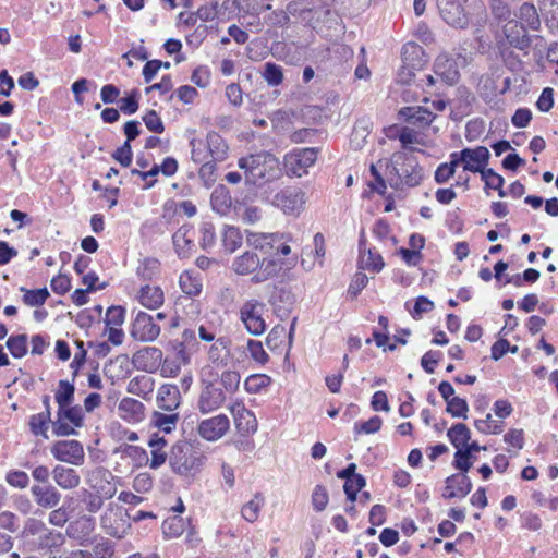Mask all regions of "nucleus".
<instances>
[{"mask_svg":"<svg viewBox=\"0 0 558 558\" xmlns=\"http://www.w3.org/2000/svg\"><path fill=\"white\" fill-rule=\"evenodd\" d=\"M458 167L456 158H450L449 162L440 163L435 171V181L438 184H444L453 177L456 168Z\"/></svg>","mask_w":558,"mask_h":558,"instance_id":"53","label":"nucleus"},{"mask_svg":"<svg viewBox=\"0 0 558 558\" xmlns=\"http://www.w3.org/2000/svg\"><path fill=\"white\" fill-rule=\"evenodd\" d=\"M180 415L178 412H161L154 411L150 418V424L158 428L160 432L169 434L177 428Z\"/></svg>","mask_w":558,"mask_h":558,"instance_id":"32","label":"nucleus"},{"mask_svg":"<svg viewBox=\"0 0 558 558\" xmlns=\"http://www.w3.org/2000/svg\"><path fill=\"white\" fill-rule=\"evenodd\" d=\"M159 369L162 377H175L181 371V363L175 359L162 357V363Z\"/></svg>","mask_w":558,"mask_h":558,"instance_id":"63","label":"nucleus"},{"mask_svg":"<svg viewBox=\"0 0 558 558\" xmlns=\"http://www.w3.org/2000/svg\"><path fill=\"white\" fill-rule=\"evenodd\" d=\"M359 251L361 268L374 272H379L384 268L381 255L375 248L367 247L365 241H360Z\"/></svg>","mask_w":558,"mask_h":558,"instance_id":"29","label":"nucleus"},{"mask_svg":"<svg viewBox=\"0 0 558 558\" xmlns=\"http://www.w3.org/2000/svg\"><path fill=\"white\" fill-rule=\"evenodd\" d=\"M446 411L452 416V417H462L466 418V414L469 411L468 402L460 398V397H452L450 401L447 403Z\"/></svg>","mask_w":558,"mask_h":558,"instance_id":"57","label":"nucleus"},{"mask_svg":"<svg viewBox=\"0 0 558 558\" xmlns=\"http://www.w3.org/2000/svg\"><path fill=\"white\" fill-rule=\"evenodd\" d=\"M31 492L35 502L45 509L56 508L61 500L60 492L52 485H34Z\"/></svg>","mask_w":558,"mask_h":558,"instance_id":"24","label":"nucleus"},{"mask_svg":"<svg viewBox=\"0 0 558 558\" xmlns=\"http://www.w3.org/2000/svg\"><path fill=\"white\" fill-rule=\"evenodd\" d=\"M399 114L407 122L420 128L429 125L436 118V114L429 108L421 106L401 108Z\"/></svg>","mask_w":558,"mask_h":558,"instance_id":"26","label":"nucleus"},{"mask_svg":"<svg viewBox=\"0 0 558 558\" xmlns=\"http://www.w3.org/2000/svg\"><path fill=\"white\" fill-rule=\"evenodd\" d=\"M153 485L154 481L151 475L147 472H142L134 477L132 487L136 493L145 494L153 488Z\"/></svg>","mask_w":558,"mask_h":558,"instance_id":"60","label":"nucleus"},{"mask_svg":"<svg viewBox=\"0 0 558 558\" xmlns=\"http://www.w3.org/2000/svg\"><path fill=\"white\" fill-rule=\"evenodd\" d=\"M117 412L120 418L130 424L140 423L145 418L144 403L130 397L120 400Z\"/></svg>","mask_w":558,"mask_h":558,"instance_id":"21","label":"nucleus"},{"mask_svg":"<svg viewBox=\"0 0 558 558\" xmlns=\"http://www.w3.org/2000/svg\"><path fill=\"white\" fill-rule=\"evenodd\" d=\"M179 284L183 293L190 296H196L202 291L201 280L191 271H184L180 275Z\"/></svg>","mask_w":558,"mask_h":558,"instance_id":"43","label":"nucleus"},{"mask_svg":"<svg viewBox=\"0 0 558 558\" xmlns=\"http://www.w3.org/2000/svg\"><path fill=\"white\" fill-rule=\"evenodd\" d=\"M447 437L457 450L463 449L471 439V430L465 424L457 423L448 429Z\"/></svg>","mask_w":558,"mask_h":558,"instance_id":"38","label":"nucleus"},{"mask_svg":"<svg viewBox=\"0 0 558 558\" xmlns=\"http://www.w3.org/2000/svg\"><path fill=\"white\" fill-rule=\"evenodd\" d=\"M210 204L216 213L226 215L231 207V196L223 186L217 187L211 193Z\"/></svg>","mask_w":558,"mask_h":558,"instance_id":"40","label":"nucleus"},{"mask_svg":"<svg viewBox=\"0 0 558 558\" xmlns=\"http://www.w3.org/2000/svg\"><path fill=\"white\" fill-rule=\"evenodd\" d=\"M137 302L147 310H158L165 303V293L159 286L145 284L136 293Z\"/></svg>","mask_w":558,"mask_h":558,"instance_id":"23","label":"nucleus"},{"mask_svg":"<svg viewBox=\"0 0 558 558\" xmlns=\"http://www.w3.org/2000/svg\"><path fill=\"white\" fill-rule=\"evenodd\" d=\"M246 350L253 361L258 364H266L269 360L267 352L265 351L263 343L257 340L248 339L246 343Z\"/></svg>","mask_w":558,"mask_h":558,"instance_id":"51","label":"nucleus"},{"mask_svg":"<svg viewBox=\"0 0 558 558\" xmlns=\"http://www.w3.org/2000/svg\"><path fill=\"white\" fill-rule=\"evenodd\" d=\"M265 505V498L262 493L254 494L253 498L245 502L241 509L242 518L253 523L257 521L259 512Z\"/></svg>","mask_w":558,"mask_h":558,"instance_id":"37","label":"nucleus"},{"mask_svg":"<svg viewBox=\"0 0 558 558\" xmlns=\"http://www.w3.org/2000/svg\"><path fill=\"white\" fill-rule=\"evenodd\" d=\"M219 383L226 396L234 395L240 388L241 375L238 371L226 369L220 374Z\"/></svg>","mask_w":558,"mask_h":558,"instance_id":"42","label":"nucleus"},{"mask_svg":"<svg viewBox=\"0 0 558 558\" xmlns=\"http://www.w3.org/2000/svg\"><path fill=\"white\" fill-rule=\"evenodd\" d=\"M305 204L306 193L298 186H287L278 191L272 199L275 207L290 216H299L304 210Z\"/></svg>","mask_w":558,"mask_h":558,"instance_id":"10","label":"nucleus"},{"mask_svg":"<svg viewBox=\"0 0 558 558\" xmlns=\"http://www.w3.org/2000/svg\"><path fill=\"white\" fill-rule=\"evenodd\" d=\"M271 383L269 376L265 374L250 375L244 381V388L248 393H258Z\"/></svg>","mask_w":558,"mask_h":558,"instance_id":"48","label":"nucleus"},{"mask_svg":"<svg viewBox=\"0 0 558 558\" xmlns=\"http://www.w3.org/2000/svg\"><path fill=\"white\" fill-rule=\"evenodd\" d=\"M155 388V379L147 375H137L129 380L126 391L148 400Z\"/></svg>","mask_w":558,"mask_h":558,"instance_id":"31","label":"nucleus"},{"mask_svg":"<svg viewBox=\"0 0 558 558\" xmlns=\"http://www.w3.org/2000/svg\"><path fill=\"white\" fill-rule=\"evenodd\" d=\"M94 558H112L114 555L113 543L109 539H101L94 546Z\"/></svg>","mask_w":558,"mask_h":558,"instance_id":"64","label":"nucleus"},{"mask_svg":"<svg viewBox=\"0 0 558 558\" xmlns=\"http://www.w3.org/2000/svg\"><path fill=\"white\" fill-rule=\"evenodd\" d=\"M21 292H23V302L27 306H41L46 303L49 298V291L47 288L28 290L26 288H21Z\"/></svg>","mask_w":558,"mask_h":558,"instance_id":"45","label":"nucleus"},{"mask_svg":"<svg viewBox=\"0 0 558 558\" xmlns=\"http://www.w3.org/2000/svg\"><path fill=\"white\" fill-rule=\"evenodd\" d=\"M159 267L160 264L157 259L145 258L140 263L136 269V275L138 278L145 281H149L157 277V275L159 274Z\"/></svg>","mask_w":558,"mask_h":558,"instance_id":"46","label":"nucleus"},{"mask_svg":"<svg viewBox=\"0 0 558 558\" xmlns=\"http://www.w3.org/2000/svg\"><path fill=\"white\" fill-rule=\"evenodd\" d=\"M489 156V150L486 147L477 146L451 153L449 158H456L458 166L462 165L464 171L482 174V171L486 170Z\"/></svg>","mask_w":558,"mask_h":558,"instance_id":"12","label":"nucleus"},{"mask_svg":"<svg viewBox=\"0 0 558 558\" xmlns=\"http://www.w3.org/2000/svg\"><path fill=\"white\" fill-rule=\"evenodd\" d=\"M75 387L68 380H60L54 395L58 408L72 404L74 400Z\"/></svg>","mask_w":558,"mask_h":558,"instance_id":"44","label":"nucleus"},{"mask_svg":"<svg viewBox=\"0 0 558 558\" xmlns=\"http://www.w3.org/2000/svg\"><path fill=\"white\" fill-rule=\"evenodd\" d=\"M163 353L156 347H144L132 355V364L137 371L156 373L162 363Z\"/></svg>","mask_w":558,"mask_h":558,"instance_id":"18","label":"nucleus"},{"mask_svg":"<svg viewBox=\"0 0 558 558\" xmlns=\"http://www.w3.org/2000/svg\"><path fill=\"white\" fill-rule=\"evenodd\" d=\"M391 171L396 174V185L405 184L416 186L423 179V169L418 166L416 157L407 150L397 151L390 159Z\"/></svg>","mask_w":558,"mask_h":558,"instance_id":"4","label":"nucleus"},{"mask_svg":"<svg viewBox=\"0 0 558 558\" xmlns=\"http://www.w3.org/2000/svg\"><path fill=\"white\" fill-rule=\"evenodd\" d=\"M199 459L189 444L180 442L172 447L169 463L179 475L189 476L198 470Z\"/></svg>","mask_w":558,"mask_h":558,"instance_id":"9","label":"nucleus"},{"mask_svg":"<svg viewBox=\"0 0 558 558\" xmlns=\"http://www.w3.org/2000/svg\"><path fill=\"white\" fill-rule=\"evenodd\" d=\"M51 412H40L29 416L28 426L34 436H41L48 439V429L52 425Z\"/></svg>","mask_w":558,"mask_h":558,"instance_id":"34","label":"nucleus"},{"mask_svg":"<svg viewBox=\"0 0 558 558\" xmlns=\"http://www.w3.org/2000/svg\"><path fill=\"white\" fill-rule=\"evenodd\" d=\"M311 501L316 512L324 511L329 502L327 488L324 485H316L313 489Z\"/></svg>","mask_w":558,"mask_h":558,"instance_id":"50","label":"nucleus"},{"mask_svg":"<svg viewBox=\"0 0 558 558\" xmlns=\"http://www.w3.org/2000/svg\"><path fill=\"white\" fill-rule=\"evenodd\" d=\"M440 17L450 26L464 28L471 21V15L481 7L480 0H436Z\"/></svg>","mask_w":558,"mask_h":558,"instance_id":"3","label":"nucleus"},{"mask_svg":"<svg viewBox=\"0 0 558 558\" xmlns=\"http://www.w3.org/2000/svg\"><path fill=\"white\" fill-rule=\"evenodd\" d=\"M105 500H106V498L102 497L101 495H98V494L87 490V489L83 490L82 501L85 505V509L89 513L98 512L102 508Z\"/></svg>","mask_w":558,"mask_h":558,"instance_id":"54","label":"nucleus"},{"mask_svg":"<svg viewBox=\"0 0 558 558\" xmlns=\"http://www.w3.org/2000/svg\"><path fill=\"white\" fill-rule=\"evenodd\" d=\"M100 525L110 536L122 538L131 527L125 511L113 505H109L100 518Z\"/></svg>","mask_w":558,"mask_h":558,"instance_id":"14","label":"nucleus"},{"mask_svg":"<svg viewBox=\"0 0 558 558\" xmlns=\"http://www.w3.org/2000/svg\"><path fill=\"white\" fill-rule=\"evenodd\" d=\"M84 413L80 405L58 408L57 417L52 423L56 436L76 435V428L83 426Z\"/></svg>","mask_w":558,"mask_h":558,"instance_id":"7","label":"nucleus"},{"mask_svg":"<svg viewBox=\"0 0 558 558\" xmlns=\"http://www.w3.org/2000/svg\"><path fill=\"white\" fill-rule=\"evenodd\" d=\"M51 454L58 461L82 465L85 460L83 445L78 440H58L51 446Z\"/></svg>","mask_w":558,"mask_h":558,"instance_id":"16","label":"nucleus"},{"mask_svg":"<svg viewBox=\"0 0 558 558\" xmlns=\"http://www.w3.org/2000/svg\"><path fill=\"white\" fill-rule=\"evenodd\" d=\"M383 420L375 415L365 422H356L354 424V432L356 434H374L381 427Z\"/></svg>","mask_w":558,"mask_h":558,"instance_id":"59","label":"nucleus"},{"mask_svg":"<svg viewBox=\"0 0 558 558\" xmlns=\"http://www.w3.org/2000/svg\"><path fill=\"white\" fill-rule=\"evenodd\" d=\"M281 234L275 233H258L247 232L246 242L247 245L254 250L260 251L263 254H272L274 245L280 241Z\"/></svg>","mask_w":558,"mask_h":558,"instance_id":"28","label":"nucleus"},{"mask_svg":"<svg viewBox=\"0 0 558 558\" xmlns=\"http://www.w3.org/2000/svg\"><path fill=\"white\" fill-rule=\"evenodd\" d=\"M266 304L256 299H250L242 303L239 308V319L245 330L252 336H260L267 330V323L264 317Z\"/></svg>","mask_w":558,"mask_h":558,"instance_id":"5","label":"nucleus"},{"mask_svg":"<svg viewBox=\"0 0 558 558\" xmlns=\"http://www.w3.org/2000/svg\"><path fill=\"white\" fill-rule=\"evenodd\" d=\"M130 327V336L140 342H154L161 332L160 326L155 322V317L142 310L133 311Z\"/></svg>","mask_w":558,"mask_h":558,"instance_id":"8","label":"nucleus"},{"mask_svg":"<svg viewBox=\"0 0 558 558\" xmlns=\"http://www.w3.org/2000/svg\"><path fill=\"white\" fill-rule=\"evenodd\" d=\"M298 262V256L294 255L284 263H280L275 258H260L254 251H245L235 256L232 260L231 269L238 276H252L251 282L259 284L275 278L282 265L287 268H292Z\"/></svg>","mask_w":558,"mask_h":558,"instance_id":"1","label":"nucleus"},{"mask_svg":"<svg viewBox=\"0 0 558 558\" xmlns=\"http://www.w3.org/2000/svg\"><path fill=\"white\" fill-rule=\"evenodd\" d=\"M263 76L270 86H278L283 81V73L281 66L271 62H267L265 64V71Z\"/></svg>","mask_w":558,"mask_h":558,"instance_id":"56","label":"nucleus"},{"mask_svg":"<svg viewBox=\"0 0 558 558\" xmlns=\"http://www.w3.org/2000/svg\"><path fill=\"white\" fill-rule=\"evenodd\" d=\"M520 24L523 29L536 31L541 26V20L536 8L531 3H523L520 7L519 15Z\"/></svg>","mask_w":558,"mask_h":558,"instance_id":"35","label":"nucleus"},{"mask_svg":"<svg viewBox=\"0 0 558 558\" xmlns=\"http://www.w3.org/2000/svg\"><path fill=\"white\" fill-rule=\"evenodd\" d=\"M182 402L180 389L174 384H162L156 395V404L159 410L165 412H178Z\"/></svg>","mask_w":558,"mask_h":558,"instance_id":"20","label":"nucleus"},{"mask_svg":"<svg viewBox=\"0 0 558 558\" xmlns=\"http://www.w3.org/2000/svg\"><path fill=\"white\" fill-rule=\"evenodd\" d=\"M51 474L56 484L62 489H74L81 483V476L72 468L56 465Z\"/></svg>","mask_w":558,"mask_h":558,"instance_id":"30","label":"nucleus"},{"mask_svg":"<svg viewBox=\"0 0 558 558\" xmlns=\"http://www.w3.org/2000/svg\"><path fill=\"white\" fill-rule=\"evenodd\" d=\"M402 59L403 61L411 68L421 66L423 57H424V50L423 48L409 41L403 45L401 50Z\"/></svg>","mask_w":558,"mask_h":558,"instance_id":"39","label":"nucleus"},{"mask_svg":"<svg viewBox=\"0 0 558 558\" xmlns=\"http://www.w3.org/2000/svg\"><path fill=\"white\" fill-rule=\"evenodd\" d=\"M207 148L208 154L215 161H221L227 157L228 146L223 138L216 132H209L207 134Z\"/></svg>","mask_w":558,"mask_h":558,"instance_id":"36","label":"nucleus"},{"mask_svg":"<svg viewBox=\"0 0 558 558\" xmlns=\"http://www.w3.org/2000/svg\"><path fill=\"white\" fill-rule=\"evenodd\" d=\"M472 489V483L466 474H453L446 480L445 494L446 498H463Z\"/></svg>","mask_w":558,"mask_h":558,"instance_id":"25","label":"nucleus"},{"mask_svg":"<svg viewBox=\"0 0 558 558\" xmlns=\"http://www.w3.org/2000/svg\"><path fill=\"white\" fill-rule=\"evenodd\" d=\"M195 231L193 227L184 225L173 234V245L180 257H187L194 247Z\"/></svg>","mask_w":558,"mask_h":558,"instance_id":"27","label":"nucleus"},{"mask_svg":"<svg viewBox=\"0 0 558 558\" xmlns=\"http://www.w3.org/2000/svg\"><path fill=\"white\" fill-rule=\"evenodd\" d=\"M238 166L244 171L246 184L258 187L281 177L279 159L270 153L262 151L242 157Z\"/></svg>","mask_w":558,"mask_h":558,"instance_id":"2","label":"nucleus"},{"mask_svg":"<svg viewBox=\"0 0 558 558\" xmlns=\"http://www.w3.org/2000/svg\"><path fill=\"white\" fill-rule=\"evenodd\" d=\"M228 410L233 417L238 432L242 435H251L257 430L258 423L255 414L248 410L240 399L233 400Z\"/></svg>","mask_w":558,"mask_h":558,"instance_id":"17","label":"nucleus"},{"mask_svg":"<svg viewBox=\"0 0 558 558\" xmlns=\"http://www.w3.org/2000/svg\"><path fill=\"white\" fill-rule=\"evenodd\" d=\"M221 241L225 250L233 253L242 245L243 236L239 228L225 226Z\"/></svg>","mask_w":558,"mask_h":558,"instance_id":"41","label":"nucleus"},{"mask_svg":"<svg viewBox=\"0 0 558 558\" xmlns=\"http://www.w3.org/2000/svg\"><path fill=\"white\" fill-rule=\"evenodd\" d=\"M148 447L150 448V460L148 459L147 453L144 449L134 447L132 448V451L142 456L143 460L149 462L150 469L156 470L160 468L167 460V441L163 437H160L158 434H154L150 436L148 440Z\"/></svg>","mask_w":558,"mask_h":558,"instance_id":"19","label":"nucleus"},{"mask_svg":"<svg viewBox=\"0 0 558 558\" xmlns=\"http://www.w3.org/2000/svg\"><path fill=\"white\" fill-rule=\"evenodd\" d=\"M199 244L204 250L211 248L216 243L215 227L209 221H204L199 227Z\"/></svg>","mask_w":558,"mask_h":558,"instance_id":"55","label":"nucleus"},{"mask_svg":"<svg viewBox=\"0 0 558 558\" xmlns=\"http://www.w3.org/2000/svg\"><path fill=\"white\" fill-rule=\"evenodd\" d=\"M227 396L214 381L202 378L201 390L197 397L196 408L199 413L206 415L213 413L225 404Z\"/></svg>","mask_w":558,"mask_h":558,"instance_id":"11","label":"nucleus"},{"mask_svg":"<svg viewBox=\"0 0 558 558\" xmlns=\"http://www.w3.org/2000/svg\"><path fill=\"white\" fill-rule=\"evenodd\" d=\"M230 341L225 338H218L209 348L208 357L216 366H227L229 360Z\"/></svg>","mask_w":558,"mask_h":558,"instance_id":"33","label":"nucleus"},{"mask_svg":"<svg viewBox=\"0 0 558 558\" xmlns=\"http://www.w3.org/2000/svg\"><path fill=\"white\" fill-rule=\"evenodd\" d=\"M434 73L449 85H453L459 80L458 66L448 53H440L435 59Z\"/></svg>","mask_w":558,"mask_h":558,"instance_id":"22","label":"nucleus"},{"mask_svg":"<svg viewBox=\"0 0 558 558\" xmlns=\"http://www.w3.org/2000/svg\"><path fill=\"white\" fill-rule=\"evenodd\" d=\"M51 290L59 295H63L71 289V279L68 275L59 274L51 279Z\"/></svg>","mask_w":558,"mask_h":558,"instance_id":"62","label":"nucleus"},{"mask_svg":"<svg viewBox=\"0 0 558 558\" xmlns=\"http://www.w3.org/2000/svg\"><path fill=\"white\" fill-rule=\"evenodd\" d=\"M125 319V308L122 306H110L105 316L106 327H121Z\"/></svg>","mask_w":558,"mask_h":558,"instance_id":"58","label":"nucleus"},{"mask_svg":"<svg viewBox=\"0 0 558 558\" xmlns=\"http://www.w3.org/2000/svg\"><path fill=\"white\" fill-rule=\"evenodd\" d=\"M366 485L365 478L357 474L355 476H351V478H348L344 483V493L347 495V498L354 502L356 499L357 493Z\"/></svg>","mask_w":558,"mask_h":558,"instance_id":"52","label":"nucleus"},{"mask_svg":"<svg viewBox=\"0 0 558 558\" xmlns=\"http://www.w3.org/2000/svg\"><path fill=\"white\" fill-rule=\"evenodd\" d=\"M118 481L119 477L101 466L95 468L86 474V483L90 489L106 499H110L116 495Z\"/></svg>","mask_w":558,"mask_h":558,"instance_id":"13","label":"nucleus"},{"mask_svg":"<svg viewBox=\"0 0 558 558\" xmlns=\"http://www.w3.org/2000/svg\"><path fill=\"white\" fill-rule=\"evenodd\" d=\"M197 434L206 441H217L225 437L230 429V420L226 414H217L199 421Z\"/></svg>","mask_w":558,"mask_h":558,"instance_id":"15","label":"nucleus"},{"mask_svg":"<svg viewBox=\"0 0 558 558\" xmlns=\"http://www.w3.org/2000/svg\"><path fill=\"white\" fill-rule=\"evenodd\" d=\"M185 531V522L182 518L171 517L163 521L162 532L168 538H175L183 534Z\"/></svg>","mask_w":558,"mask_h":558,"instance_id":"47","label":"nucleus"},{"mask_svg":"<svg viewBox=\"0 0 558 558\" xmlns=\"http://www.w3.org/2000/svg\"><path fill=\"white\" fill-rule=\"evenodd\" d=\"M240 219L248 225H254L262 218V210L257 206H243L239 208Z\"/></svg>","mask_w":558,"mask_h":558,"instance_id":"61","label":"nucleus"},{"mask_svg":"<svg viewBox=\"0 0 558 558\" xmlns=\"http://www.w3.org/2000/svg\"><path fill=\"white\" fill-rule=\"evenodd\" d=\"M318 149L314 147L295 148L283 157V166L289 177L302 178L308 173L317 160Z\"/></svg>","mask_w":558,"mask_h":558,"instance_id":"6","label":"nucleus"},{"mask_svg":"<svg viewBox=\"0 0 558 558\" xmlns=\"http://www.w3.org/2000/svg\"><path fill=\"white\" fill-rule=\"evenodd\" d=\"M7 347L15 359H21L27 353V337L26 335H16L9 337Z\"/></svg>","mask_w":558,"mask_h":558,"instance_id":"49","label":"nucleus"}]
</instances>
